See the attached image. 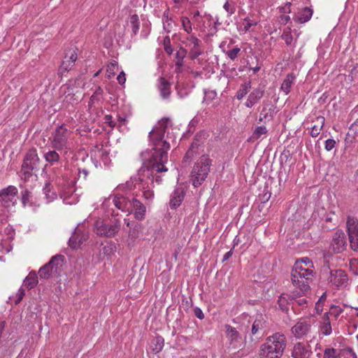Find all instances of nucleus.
<instances>
[{"mask_svg":"<svg viewBox=\"0 0 358 358\" xmlns=\"http://www.w3.org/2000/svg\"><path fill=\"white\" fill-rule=\"evenodd\" d=\"M117 80L119 83L120 85H123L124 84L125 81H126V76H125V73L122 71L118 76H117Z\"/></svg>","mask_w":358,"mask_h":358,"instance_id":"nucleus-62","label":"nucleus"},{"mask_svg":"<svg viewBox=\"0 0 358 358\" xmlns=\"http://www.w3.org/2000/svg\"><path fill=\"white\" fill-rule=\"evenodd\" d=\"M172 126L169 118L164 117L160 120L149 133V138L154 152L152 155L150 165L147 170L138 173V177L131 178L130 180L120 184L116 187L118 192H131L133 196H138V192L142 191L143 198L151 202L154 198V192L151 189L154 179L157 183L162 180L157 173L166 172L168 169L164 164L168 161V150L170 149L169 140V133L166 129Z\"/></svg>","mask_w":358,"mask_h":358,"instance_id":"nucleus-1","label":"nucleus"},{"mask_svg":"<svg viewBox=\"0 0 358 358\" xmlns=\"http://www.w3.org/2000/svg\"><path fill=\"white\" fill-rule=\"evenodd\" d=\"M274 110H275V108H273V106H272L271 108H270L268 109V112H266V108L265 107H264L260 113L259 120L263 121L264 120H266L268 116L272 117L274 114V112H275Z\"/></svg>","mask_w":358,"mask_h":358,"instance_id":"nucleus-48","label":"nucleus"},{"mask_svg":"<svg viewBox=\"0 0 358 358\" xmlns=\"http://www.w3.org/2000/svg\"><path fill=\"white\" fill-rule=\"evenodd\" d=\"M17 189L10 185L0 190V213L15 206L17 202Z\"/></svg>","mask_w":358,"mask_h":358,"instance_id":"nucleus-8","label":"nucleus"},{"mask_svg":"<svg viewBox=\"0 0 358 358\" xmlns=\"http://www.w3.org/2000/svg\"><path fill=\"white\" fill-rule=\"evenodd\" d=\"M342 313L343 309L340 306H332L327 313L328 317L331 315V317H334L335 319H337Z\"/></svg>","mask_w":358,"mask_h":358,"instance_id":"nucleus-45","label":"nucleus"},{"mask_svg":"<svg viewBox=\"0 0 358 358\" xmlns=\"http://www.w3.org/2000/svg\"><path fill=\"white\" fill-rule=\"evenodd\" d=\"M312 355L310 346L304 343H296L293 348L292 357L293 358H310Z\"/></svg>","mask_w":358,"mask_h":358,"instance_id":"nucleus-17","label":"nucleus"},{"mask_svg":"<svg viewBox=\"0 0 358 358\" xmlns=\"http://www.w3.org/2000/svg\"><path fill=\"white\" fill-rule=\"evenodd\" d=\"M164 340L162 336H157L155 337L150 344V349L154 354L159 353L163 349Z\"/></svg>","mask_w":358,"mask_h":358,"instance_id":"nucleus-29","label":"nucleus"},{"mask_svg":"<svg viewBox=\"0 0 358 358\" xmlns=\"http://www.w3.org/2000/svg\"><path fill=\"white\" fill-rule=\"evenodd\" d=\"M264 94V90L261 87L254 89L249 94L245 106L247 108H252L263 97Z\"/></svg>","mask_w":358,"mask_h":358,"instance_id":"nucleus-19","label":"nucleus"},{"mask_svg":"<svg viewBox=\"0 0 358 358\" xmlns=\"http://www.w3.org/2000/svg\"><path fill=\"white\" fill-rule=\"evenodd\" d=\"M43 157L48 164L45 165V167L48 165L55 166L57 165L61 159V157L57 152V150H49L43 153Z\"/></svg>","mask_w":358,"mask_h":358,"instance_id":"nucleus-22","label":"nucleus"},{"mask_svg":"<svg viewBox=\"0 0 358 358\" xmlns=\"http://www.w3.org/2000/svg\"><path fill=\"white\" fill-rule=\"evenodd\" d=\"M134 210V217L138 220H143L145 218V206L134 197L132 199V210Z\"/></svg>","mask_w":358,"mask_h":358,"instance_id":"nucleus-21","label":"nucleus"},{"mask_svg":"<svg viewBox=\"0 0 358 358\" xmlns=\"http://www.w3.org/2000/svg\"><path fill=\"white\" fill-rule=\"evenodd\" d=\"M157 87L161 96L163 99H168L171 94L170 83L164 78L160 77L158 79Z\"/></svg>","mask_w":358,"mask_h":358,"instance_id":"nucleus-24","label":"nucleus"},{"mask_svg":"<svg viewBox=\"0 0 358 358\" xmlns=\"http://www.w3.org/2000/svg\"><path fill=\"white\" fill-rule=\"evenodd\" d=\"M184 190L182 188H176L171 196L170 206L171 208L178 207L184 199Z\"/></svg>","mask_w":358,"mask_h":358,"instance_id":"nucleus-23","label":"nucleus"},{"mask_svg":"<svg viewBox=\"0 0 358 358\" xmlns=\"http://www.w3.org/2000/svg\"><path fill=\"white\" fill-rule=\"evenodd\" d=\"M336 145V142L333 138H329L325 141L324 148L327 151H331L333 148H335Z\"/></svg>","mask_w":358,"mask_h":358,"instance_id":"nucleus-56","label":"nucleus"},{"mask_svg":"<svg viewBox=\"0 0 358 358\" xmlns=\"http://www.w3.org/2000/svg\"><path fill=\"white\" fill-rule=\"evenodd\" d=\"M77 53L76 50H72L69 53L66 54L62 61V63L59 69V72L61 75H64L68 72L74 66L76 61L77 60Z\"/></svg>","mask_w":358,"mask_h":358,"instance_id":"nucleus-18","label":"nucleus"},{"mask_svg":"<svg viewBox=\"0 0 358 358\" xmlns=\"http://www.w3.org/2000/svg\"><path fill=\"white\" fill-rule=\"evenodd\" d=\"M240 52H241V48L236 46V47H234L233 49L226 52L225 54L231 60L234 61L237 58Z\"/></svg>","mask_w":358,"mask_h":358,"instance_id":"nucleus-51","label":"nucleus"},{"mask_svg":"<svg viewBox=\"0 0 358 358\" xmlns=\"http://www.w3.org/2000/svg\"><path fill=\"white\" fill-rule=\"evenodd\" d=\"M315 276L314 266L308 257L296 261L291 273L292 283L299 292L305 295L310 292V283Z\"/></svg>","mask_w":358,"mask_h":358,"instance_id":"nucleus-2","label":"nucleus"},{"mask_svg":"<svg viewBox=\"0 0 358 358\" xmlns=\"http://www.w3.org/2000/svg\"><path fill=\"white\" fill-rule=\"evenodd\" d=\"M88 173H89L88 171L85 169H78L77 170V174L78 176V179L82 178L83 180H85L88 176Z\"/></svg>","mask_w":358,"mask_h":358,"instance_id":"nucleus-59","label":"nucleus"},{"mask_svg":"<svg viewBox=\"0 0 358 358\" xmlns=\"http://www.w3.org/2000/svg\"><path fill=\"white\" fill-rule=\"evenodd\" d=\"M38 284V277L35 271H31L23 281V285L31 289Z\"/></svg>","mask_w":358,"mask_h":358,"instance_id":"nucleus-30","label":"nucleus"},{"mask_svg":"<svg viewBox=\"0 0 358 358\" xmlns=\"http://www.w3.org/2000/svg\"><path fill=\"white\" fill-rule=\"evenodd\" d=\"M329 282L331 287L345 289L349 285V278L344 271L341 269L332 270L330 271Z\"/></svg>","mask_w":358,"mask_h":358,"instance_id":"nucleus-13","label":"nucleus"},{"mask_svg":"<svg viewBox=\"0 0 358 358\" xmlns=\"http://www.w3.org/2000/svg\"><path fill=\"white\" fill-rule=\"evenodd\" d=\"M212 160L206 155H203L195 163L191 172L192 185L196 187L206 180L210 171Z\"/></svg>","mask_w":358,"mask_h":358,"instance_id":"nucleus-5","label":"nucleus"},{"mask_svg":"<svg viewBox=\"0 0 358 358\" xmlns=\"http://www.w3.org/2000/svg\"><path fill=\"white\" fill-rule=\"evenodd\" d=\"M43 191L45 196L48 203L52 201L54 199H55L57 198L56 193L55 192L52 191V189H51L50 181L47 182L45 184Z\"/></svg>","mask_w":358,"mask_h":358,"instance_id":"nucleus-32","label":"nucleus"},{"mask_svg":"<svg viewBox=\"0 0 358 358\" xmlns=\"http://www.w3.org/2000/svg\"><path fill=\"white\" fill-rule=\"evenodd\" d=\"M78 233V231H76L75 234L69 238V246L72 248H76L80 244H82L84 241L86 240V238L84 235L79 238Z\"/></svg>","mask_w":358,"mask_h":358,"instance_id":"nucleus-31","label":"nucleus"},{"mask_svg":"<svg viewBox=\"0 0 358 358\" xmlns=\"http://www.w3.org/2000/svg\"><path fill=\"white\" fill-rule=\"evenodd\" d=\"M163 45H164V48L165 52L168 55H171L173 53V48L171 47V39L169 36H166V37H164V41H163Z\"/></svg>","mask_w":358,"mask_h":358,"instance_id":"nucleus-52","label":"nucleus"},{"mask_svg":"<svg viewBox=\"0 0 358 358\" xmlns=\"http://www.w3.org/2000/svg\"><path fill=\"white\" fill-rule=\"evenodd\" d=\"M185 46L189 48V54L191 59H196L202 54L201 48V41L194 35L187 37L184 42Z\"/></svg>","mask_w":358,"mask_h":358,"instance_id":"nucleus-15","label":"nucleus"},{"mask_svg":"<svg viewBox=\"0 0 358 358\" xmlns=\"http://www.w3.org/2000/svg\"><path fill=\"white\" fill-rule=\"evenodd\" d=\"M187 50L185 48H181L179 50L177 51L176 54V65L177 66H182L183 59L186 56Z\"/></svg>","mask_w":358,"mask_h":358,"instance_id":"nucleus-43","label":"nucleus"},{"mask_svg":"<svg viewBox=\"0 0 358 358\" xmlns=\"http://www.w3.org/2000/svg\"><path fill=\"white\" fill-rule=\"evenodd\" d=\"M250 88V82L244 83L242 84L236 94L237 99L241 100L248 93Z\"/></svg>","mask_w":358,"mask_h":358,"instance_id":"nucleus-33","label":"nucleus"},{"mask_svg":"<svg viewBox=\"0 0 358 358\" xmlns=\"http://www.w3.org/2000/svg\"><path fill=\"white\" fill-rule=\"evenodd\" d=\"M31 198V193L28 189H24L21 192V201L24 206L29 203Z\"/></svg>","mask_w":358,"mask_h":358,"instance_id":"nucleus-50","label":"nucleus"},{"mask_svg":"<svg viewBox=\"0 0 358 358\" xmlns=\"http://www.w3.org/2000/svg\"><path fill=\"white\" fill-rule=\"evenodd\" d=\"M320 331L324 336H329L332 332V328L328 317V313H324L320 324Z\"/></svg>","mask_w":358,"mask_h":358,"instance_id":"nucleus-26","label":"nucleus"},{"mask_svg":"<svg viewBox=\"0 0 358 358\" xmlns=\"http://www.w3.org/2000/svg\"><path fill=\"white\" fill-rule=\"evenodd\" d=\"M268 132V130L265 126H259L255 128L254 130L251 138L252 140H258L263 136H265Z\"/></svg>","mask_w":358,"mask_h":358,"instance_id":"nucleus-34","label":"nucleus"},{"mask_svg":"<svg viewBox=\"0 0 358 358\" xmlns=\"http://www.w3.org/2000/svg\"><path fill=\"white\" fill-rule=\"evenodd\" d=\"M216 96L217 94L215 91L206 92L203 101H206L207 103H208V101L214 99L216 97Z\"/></svg>","mask_w":358,"mask_h":358,"instance_id":"nucleus-57","label":"nucleus"},{"mask_svg":"<svg viewBox=\"0 0 358 358\" xmlns=\"http://www.w3.org/2000/svg\"><path fill=\"white\" fill-rule=\"evenodd\" d=\"M290 20V17L287 15H282L280 17V22L282 24H286Z\"/></svg>","mask_w":358,"mask_h":358,"instance_id":"nucleus-63","label":"nucleus"},{"mask_svg":"<svg viewBox=\"0 0 358 358\" xmlns=\"http://www.w3.org/2000/svg\"><path fill=\"white\" fill-rule=\"evenodd\" d=\"M295 76L293 73H289L284 79L280 89L285 94H288L290 92L292 85L295 81Z\"/></svg>","mask_w":358,"mask_h":358,"instance_id":"nucleus-27","label":"nucleus"},{"mask_svg":"<svg viewBox=\"0 0 358 358\" xmlns=\"http://www.w3.org/2000/svg\"><path fill=\"white\" fill-rule=\"evenodd\" d=\"M316 124L311 128L310 135L312 137H317L322 129L325 119L323 116H318L315 118Z\"/></svg>","mask_w":358,"mask_h":358,"instance_id":"nucleus-28","label":"nucleus"},{"mask_svg":"<svg viewBox=\"0 0 358 358\" xmlns=\"http://www.w3.org/2000/svg\"><path fill=\"white\" fill-rule=\"evenodd\" d=\"M348 78L350 79V82H355L358 80V64L352 69L348 75Z\"/></svg>","mask_w":358,"mask_h":358,"instance_id":"nucleus-55","label":"nucleus"},{"mask_svg":"<svg viewBox=\"0 0 358 358\" xmlns=\"http://www.w3.org/2000/svg\"><path fill=\"white\" fill-rule=\"evenodd\" d=\"M313 15V10L310 8L305 7L299 12L294 17V20L299 23H305L308 22Z\"/></svg>","mask_w":358,"mask_h":358,"instance_id":"nucleus-25","label":"nucleus"},{"mask_svg":"<svg viewBox=\"0 0 358 358\" xmlns=\"http://www.w3.org/2000/svg\"><path fill=\"white\" fill-rule=\"evenodd\" d=\"M257 24V22L251 20L249 17H246L243 19L241 24V29L244 32L248 31L250 28Z\"/></svg>","mask_w":358,"mask_h":358,"instance_id":"nucleus-38","label":"nucleus"},{"mask_svg":"<svg viewBox=\"0 0 358 358\" xmlns=\"http://www.w3.org/2000/svg\"><path fill=\"white\" fill-rule=\"evenodd\" d=\"M223 8L227 13L228 16H231L236 12V6L234 3H229L227 1L224 5Z\"/></svg>","mask_w":358,"mask_h":358,"instance_id":"nucleus-47","label":"nucleus"},{"mask_svg":"<svg viewBox=\"0 0 358 358\" xmlns=\"http://www.w3.org/2000/svg\"><path fill=\"white\" fill-rule=\"evenodd\" d=\"M180 22L183 30L188 34L192 31V22L186 16H182L180 17Z\"/></svg>","mask_w":358,"mask_h":358,"instance_id":"nucleus-37","label":"nucleus"},{"mask_svg":"<svg viewBox=\"0 0 358 358\" xmlns=\"http://www.w3.org/2000/svg\"><path fill=\"white\" fill-rule=\"evenodd\" d=\"M39 164L40 158L38 157L36 150H29L24 157L21 169V172L24 176L25 180L31 176L33 170L38 169Z\"/></svg>","mask_w":358,"mask_h":358,"instance_id":"nucleus-10","label":"nucleus"},{"mask_svg":"<svg viewBox=\"0 0 358 358\" xmlns=\"http://www.w3.org/2000/svg\"><path fill=\"white\" fill-rule=\"evenodd\" d=\"M25 295V291L22 287H20L17 292L16 293L15 296L13 297H10V300H13L15 304H18L22 299H23V296Z\"/></svg>","mask_w":358,"mask_h":358,"instance_id":"nucleus-49","label":"nucleus"},{"mask_svg":"<svg viewBox=\"0 0 358 358\" xmlns=\"http://www.w3.org/2000/svg\"><path fill=\"white\" fill-rule=\"evenodd\" d=\"M112 203L117 209L124 213H131L132 212V201L125 195L120 193L111 195L108 199H104L102 206L104 209H106Z\"/></svg>","mask_w":358,"mask_h":358,"instance_id":"nucleus-7","label":"nucleus"},{"mask_svg":"<svg viewBox=\"0 0 358 358\" xmlns=\"http://www.w3.org/2000/svg\"><path fill=\"white\" fill-rule=\"evenodd\" d=\"M282 38L287 45L292 43L293 38L289 29L288 30H284L282 34Z\"/></svg>","mask_w":358,"mask_h":358,"instance_id":"nucleus-54","label":"nucleus"},{"mask_svg":"<svg viewBox=\"0 0 358 358\" xmlns=\"http://www.w3.org/2000/svg\"><path fill=\"white\" fill-rule=\"evenodd\" d=\"M104 123L108 124V126L113 128L117 126V122L113 120V117L110 115H106L104 117Z\"/></svg>","mask_w":358,"mask_h":358,"instance_id":"nucleus-58","label":"nucleus"},{"mask_svg":"<svg viewBox=\"0 0 358 358\" xmlns=\"http://www.w3.org/2000/svg\"><path fill=\"white\" fill-rule=\"evenodd\" d=\"M130 24L132 29V31L134 35H136L139 29L140 22L138 16L137 15H133L130 17Z\"/></svg>","mask_w":358,"mask_h":358,"instance_id":"nucleus-39","label":"nucleus"},{"mask_svg":"<svg viewBox=\"0 0 358 358\" xmlns=\"http://www.w3.org/2000/svg\"><path fill=\"white\" fill-rule=\"evenodd\" d=\"M71 134L64 124L57 127L50 138L51 147L57 150L70 149Z\"/></svg>","mask_w":358,"mask_h":358,"instance_id":"nucleus-6","label":"nucleus"},{"mask_svg":"<svg viewBox=\"0 0 358 358\" xmlns=\"http://www.w3.org/2000/svg\"><path fill=\"white\" fill-rule=\"evenodd\" d=\"M337 350L333 348H327L324 351L323 358H338Z\"/></svg>","mask_w":358,"mask_h":358,"instance_id":"nucleus-44","label":"nucleus"},{"mask_svg":"<svg viewBox=\"0 0 358 358\" xmlns=\"http://www.w3.org/2000/svg\"><path fill=\"white\" fill-rule=\"evenodd\" d=\"M120 221L115 220L113 224H106L102 219L99 218L94 224V231L101 236L113 237L120 229Z\"/></svg>","mask_w":358,"mask_h":358,"instance_id":"nucleus-9","label":"nucleus"},{"mask_svg":"<svg viewBox=\"0 0 358 358\" xmlns=\"http://www.w3.org/2000/svg\"><path fill=\"white\" fill-rule=\"evenodd\" d=\"M294 303H296L301 307H305L307 304V300L305 298H299L294 299Z\"/></svg>","mask_w":358,"mask_h":358,"instance_id":"nucleus-61","label":"nucleus"},{"mask_svg":"<svg viewBox=\"0 0 358 358\" xmlns=\"http://www.w3.org/2000/svg\"><path fill=\"white\" fill-rule=\"evenodd\" d=\"M64 257L60 255H57L52 257L48 264L54 269V272H57L58 266L62 262Z\"/></svg>","mask_w":358,"mask_h":358,"instance_id":"nucleus-36","label":"nucleus"},{"mask_svg":"<svg viewBox=\"0 0 358 358\" xmlns=\"http://www.w3.org/2000/svg\"><path fill=\"white\" fill-rule=\"evenodd\" d=\"M94 152L95 157H99L104 164L107 163L108 152L106 149H98Z\"/></svg>","mask_w":358,"mask_h":358,"instance_id":"nucleus-46","label":"nucleus"},{"mask_svg":"<svg viewBox=\"0 0 358 358\" xmlns=\"http://www.w3.org/2000/svg\"><path fill=\"white\" fill-rule=\"evenodd\" d=\"M290 6H291V3L290 2H287L285 5L284 7L281 8L280 10H281V12L282 13H290Z\"/></svg>","mask_w":358,"mask_h":358,"instance_id":"nucleus-64","label":"nucleus"},{"mask_svg":"<svg viewBox=\"0 0 358 358\" xmlns=\"http://www.w3.org/2000/svg\"><path fill=\"white\" fill-rule=\"evenodd\" d=\"M331 246L334 252L340 253L343 252L346 246L347 243L345 240V233L342 230H337L332 237Z\"/></svg>","mask_w":358,"mask_h":358,"instance_id":"nucleus-16","label":"nucleus"},{"mask_svg":"<svg viewBox=\"0 0 358 358\" xmlns=\"http://www.w3.org/2000/svg\"><path fill=\"white\" fill-rule=\"evenodd\" d=\"M53 272L54 269L46 264L39 269L38 274L41 278L48 279L51 276Z\"/></svg>","mask_w":358,"mask_h":358,"instance_id":"nucleus-35","label":"nucleus"},{"mask_svg":"<svg viewBox=\"0 0 358 358\" xmlns=\"http://www.w3.org/2000/svg\"><path fill=\"white\" fill-rule=\"evenodd\" d=\"M117 69V63L115 61L110 62L106 69V73L108 78H111L114 76L115 74V71Z\"/></svg>","mask_w":358,"mask_h":358,"instance_id":"nucleus-41","label":"nucleus"},{"mask_svg":"<svg viewBox=\"0 0 358 358\" xmlns=\"http://www.w3.org/2000/svg\"><path fill=\"white\" fill-rule=\"evenodd\" d=\"M313 324V321L310 318L300 319L292 327V334L296 338H303L310 333Z\"/></svg>","mask_w":358,"mask_h":358,"instance_id":"nucleus-12","label":"nucleus"},{"mask_svg":"<svg viewBox=\"0 0 358 358\" xmlns=\"http://www.w3.org/2000/svg\"><path fill=\"white\" fill-rule=\"evenodd\" d=\"M162 21H163L164 29L167 32H170L171 29L172 28V22H171V19L169 17V10H168L164 11V13L163 14Z\"/></svg>","mask_w":358,"mask_h":358,"instance_id":"nucleus-40","label":"nucleus"},{"mask_svg":"<svg viewBox=\"0 0 358 358\" xmlns=\"http://www.w3.org/2000/svg\"><path fill=\"white\" fill-rule=\"evenodd\" d=\"M206 138V133L200 131L197 133L192 141L189 149L187 151L184 159L189 160L194 157L195 155H199L204 151V141Z\"/></svg>","mask_w":358,"mask_h":358,"instance_id":"nucleus-11","label":"nucleus"},{"mask_svg":"<svg viewBox=\"0 0 358 358\" xmlns=\"http://www.w3.org/2000/svg\"><path fill=\"white\" fill-rule=\"evenodd\" d=\"M226 331V336L227 339L229 341L230 344L234 347H236L238 343H241V337L236 329V328L231 327L229 324H225L224 326Z\"/></svg>","mask_w":358,"mask_h":358,"instance_id":"nucleus-20","label":"nucleus"},{"mask_svg":"<svg viewBox=\"0 0 358 358\" xmlns=\"http://www.w3.org/2000/svg\"><path fill=\"white\" fill-rule=\"evenodd\" d=\"M264 322L262 319H256L252 326V334L255 335L258 331L264 327Z\"/></svg>","mask_w":358,"mask_h":358,"instance_id":"nucleus-42","label":"nucleus"},{"mask_svg":"<svg viewBox=\"0 0 358 358\" xmlns=\"http://www.w3.org/2000/svg\"><path fill=\"white\" fill-rule=\"evenodd\" d=\"M194 315L199 318V320H203L204 318V314L201 308L196 307L194 310Z\"/></svg>","mask_w":358,"mask_h":358,"instance_id":"nucleus-60","label":"nucleus"},{"mask_svg":"<svg viewBox=\"0 0 358 358\" xmlns=\"http://www.w3.org/2000/svg\"><path fill=\"white\" fill-rule=\"evenodd\" d=\"M71 171L66 167H53L49 173V180L55 182V185L60 187L64 192L62 197L67 204H72L73 201H69L70 198L66 195L67 193L73 191V185L75 183L74 178H71L69 175Z\"/></svg>","mask_w":358,"mask_h":358,"instance_id":"nucleus-4","label":"nucleus"},{"mask_svg":"<svg viewBox=\"0 0 358 358\" xmlns=\"http://www.w3.org/2000/svg\"><path fill=\"white\" fill-rule=\"evenodd\" d=\"M287 346V338L276 332L266 338L259 350L260 358H281Z\"/></svg>","mask_w":358,"mask_h":358,"instance_id":"nucleus-3","label":"nucleus"},{"mask_svg":"<svg viewBox=\"0 0 358 358\" xmlns=\"http://www.w3.org/2000/svg\"><path fill=\"white\" fill-rule=\"evenodd\" d=\"M347 228L351 248L358 251V220L348 217Z\"/></svg>","mask_w":358,"mask_h":358,"instance_id":"nucleus-14","label":"nucleus"},{"mask_svg":"<svg viewBox=\"0 0 358 358\" xmlns=\"http://www.w3.org/2000/svg\"><path fill=\"white\" fill-rule=\"evenodd\" d=\"M326 300V295L323 294L318 299L315 304V310L318 314L321 313L323 310V304Z\"/></svg>","mask_w":358,"mask_h":358,"instance_id":"nucleus-53","label":"nucleus"}]
</instances>
